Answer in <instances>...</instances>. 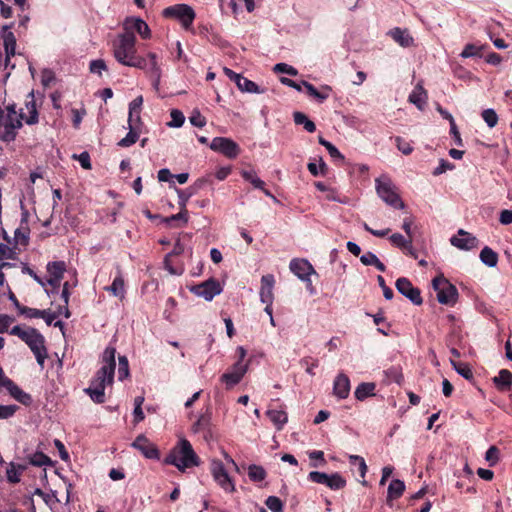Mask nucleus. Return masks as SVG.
I'll return each instance as SVG.
<instances>
[{
  "instance_id": "1",
  "label": "nucleus",
  "mask_w": 512,
  "mask_h": 512,
  "mask_svg": "<svg viewBox=\"0 0 512 512\" xmlns=\"http://www.w3.org/2000/svg\"><path fill=\"white\" fill-rule=\"evenodd\" d=\"M115 356L116 349L112 346H108L102 354V365L100 369L91 379L89 387L84 389V392L94 403L102 404L105 402V389L107 386H111L114 381L116 367Z\"/></svg>"
},
{
  "instance_id": "2",
  "label": "nucleus",
  "mask_w": 512,
  "mask_h": 512,
  "mask_svg": "<svg viewBox=\"0 0 512 512\" xmlns=\"http://www.w3.org/2000/svg\"><path fill=\"white\" fill-rule=\"evenodd\" d=\"M136 43L134 34L119 33L111 44L113 57L123 66L145 69L146 59L137 55Z\"/></svg>"
},
{
  "instance_id": "3",
  "label": "nucleus",
  "mask_w": 512,
  "mask_h": 512,
  "mask_svg": "<svg viewBox=\"0 0 512 512\" xmlns=\"http://www.w3.org/2000/svg\"><path fill=\"white\" fill-rule=\"evenodd\" d=\"M10 334L19 337L28 345L34 354L37 363L41 368H43L45 360L48 357L44 336L35 328L21 327L19 325L14 326L10 330Z\"/></svg>"
},
{
  "instance_id": "4",
  "label": "nucleus",
  "mask_w": 512,
  "mask_h": 512,
  "mask_svg": "<svg viewBox=\"0 0 512 512\" xmlns=\"http://www.w3.org/2000/svg\"><path fill=\"white\" fill-rule=\"evenodd\" d=\"M165 463L173 465L179 471L184 472L190 467L198 466L199 458L191 443L187 439L181 438L165 458Z\"/></svg>"
},
{
  "instance_id": "5",
  "label": "nucleus",
  "mask_w": 512,
  "mask_h": 512,
  "mask_svg": "<svg viewBox=\"0 0 512 512\" xmlns=\"http://www.w3.org/2000/svg\"><path fill=\"white\" fill-rule=\"evenodd\" d=\"M21 114H18L13 105L5 109L0 107V141L9 143L15 140L18 130L22 127Z\"/></svg>"
},
{
  "instance_id": "6",
  "label": "nucleus",
  "mask_w": 512,
  "mask_h": 512,
  "mask_svg": "<svg viewBox=\"0 0 512 512\" xmlns=\"http://www.w3.org/2000/svg\"><path fill=\"white\" fill-rule=\"evenodd\" d=\"M375 190L378 197L388 206L395 209L405 208V204L398 193L396 185L387 174H382L375 179Z\"/></svg>"
},
{
  "instance_id": "7",
  "label": "nucleus",
  "mask_w": 512,
  "mask_h": 512,
  "mask_svg": "<svg viewBox=\"0 0 512 512\" xmlns=\"http://www.w3.org/2000/svg\"><path fill=\"white\" fill-rule=\"evenodd\" d=\"M432 287L436 291L437 300L440 304L453 306L458 300L457 288L444 276L440 275L432 280Z\"/></svg>"
},
{
  "instance_id": "8",
  "label": "nucleus",
  "mask_w": 512,
  "mask_h": 512,
  "mask_svg": "<svg viewBox=\"0 0 512 512\" xmlns=\"http://www.w3.org/2000/svg\"><path fill=\"white\" fill-rule=\"evenodd\" d=\"M210 473L213 480L225 493L232 494L236 492V483L220 460H211Z\"/></svg>"
},
{
  "instance_id": "9",
  "label": "nucleus",
  "mask_w": 512,
  "mask_h": 512,
  "mask_svg": "<svg viewBox=\"0 0 512 512\" xmlns=\"http://www.w3.org/2000/svg\"><path fill=\"white\" fill-rule=\"evenodd\" d=\"M162 15L166 18H173L178 20L182 27L188 30L196 17L195 11L188 4H175L169 7H166Z\"/></svg>"
},
{
  "instance_id": "10",
  "label": "nucleus",
  "mask_w": 512,
  "mask_h": 512,
  "mask_svg": "<svg viewBox=\"0 0 512 512\" xmlns=\"http://www.w3.org/2000/svg\"><path fill=\"white\" fill-rule=\"evenodd\" d=\"M65 271L66 264L64 261H53L47 264L48 277L45 280V282L46 285H49L51 287V289L45 288V292L49 296L58 291Z\"/></svg>"
},
{
  "instance_id": "11",
  "label": "nucleus",
  "mask_w": 512,
  "mask_h": 512,
  "mask_svg": "<svg viewBox=\"0 0 512 512\" xmlns=\"http://www.w3.org/2000/svg\"><path fill=\"white\" fill-rule=\"evenodd\" d=\"M249 365L250 361H247V363L235 362L221 375L220 381L225 385L226 389H231L242 381L249 369Z\"/></svg>"
},
{
  "instance_id": "12",
  "label": "nucleus",
  "mask_w": 512,
  "mask_h": 512,
  "mask_svg": "<svg viewBox=\"0 0 512 512\" xmlns=\"http://www.w3.org/2000/svg\"><path fill=\"white\" fill-rule=\"evenodd\" d=\"M190 291L206 301H211L215 296L219 295L223 291V287L220 282L214 278H210L200 284L190 287Z\"/></svg>"
},
{
  "instance_id": "13",
  "label": "nucleus",
  "mask_w": 512,
  "mask_h": 512,
  "mask_svg": "<svg viewBox=\"0 0 512 512\" xmlns=\"http://www.w3.org/2000/svg\"><path fill=\"white\" fill-rule=\"evenodd\" d=\"M124 33L134 34L137 33L142 39H150L152 36L151 29L148 24L136 16L126 17L122 23Z\"/></svg>"
},
{
  "instance_id": "14",
  "label": "nucleus",
  "mask_w": 512,
  "mask_h": 512,
  "mask_svg": "<svg viewBox=\"0 0 512 512\" xmlns=\"http://www.w3.org/2000/svg\"><path fill=\"white\" fill-rule=\"evenodd\" d=\"M210 148L213 151L222 153L230 159L236 158L240 153L239 145L230 138L215 137L210 143Z\"/></svg>"
},
{
  "instance_id": "15",
  "label": "nucleus",
  "mask_w": 512,
  "mask_h": 512,
  "mask_svg": "<svg viewBox=\"0 0 512 512\" xmlns=\"http://www.w3.org/2000/svg\"><path fill=\"white\" fill-rule=\"evenodd\" d=\"M290 271L301 281L311 285L310 276L315 273V269L306 259H292L289 264Z\"/></svg>"
},
{
  "instance_id": "16",
  "label": "nucleus",
  "mask_w": 512,
  "mask_h": 512,
  "mask_svg": "<svg viewBox=\"0 0 512 512\" xmlns=\"http://www.w3.org/2000/svg\"><path fill=\"white\" fill-rule=\"evenodd\" d=\"M396 288L400 294L408 298L414 305L422 304L423 300L420 290L414 287L407 278H399L396 281Z\"/></svg>"
},
{
  "instance_id": "17",
  "label": "nucleus",
  "mask_w": 512,
  "mask_h": 512,
  "mask_svg": "<svg viewBox=\"0 0 512 512\" xmlns=\"http://www.w3.org/2000/svg\"><path fill=\"white\" fill-rule=\"evenodd\" d=\"M451 244L461 250H472L479 245L478 239L471 233L460 229L458 235L450 239Z\"/></svg>"
},
{
  "instance_id": "18",
  "label": "nucleus",
  "mask_w": 512,
  "mask_h": 512,
  "mask_svg": "<svg viewBox=\"0 0 512 512\" xmlns=\"http://www.w3.org/2000/svg\"><path fill=\"white\" fill-rule=\"evenodd\" d=\"M133 448L140 451L148 459H158L159 452L156 446L143 434L136 437L131 444Z\"/></svg>"
},
{
  "instance_id": "19",
  "label": "nucleus",
  "mask_w": 512,
  "mask_h": 512,
  "mask_svg": "<svg viewBox=\"0 0 512 512\" xmlns=\"http://www.w3.org/2000/svg\"><path fill=\"white\" fill-rule=\"evenodd\" d=\"M274 284H275V278L272 274H267V275L262 276L259 295H260V301L263 304H273Z\"/></svg>"
},
{
  "instance_id": "20",
  "label": "nucleus",
  "mask_w": 512,
  "mask_h": 512,
  "mask_svg": "<svg viewBox=\"0 0 512 512\" xmlns=\"http://www.w3.org/2000/svg\"><path fill=\"white\" fill-rule=\"evenodd\" d=\"M351 390L350 380L344 373H339L333 383V394L338 399H346Z\"/></svg>"
},
{
  "instance_id": "21",
  "label": "nucleus",
  "mask_w": 512,
  "mask_h": 512,
  "mask_svg": "<svg viewBox=\"0 0 512 512\" xmlns=\"http://www.w3.org/2000/svg\"><path fill=\"white\" fill-rule=\"evenodd\" d=\"M3 45L5 50V64L8 65L10 58L15 55L16 38L13 32L8 30V27L3 28Z\"/></svg>"
},
{
  "instance_id": "22",
  "label": "nucleus",
  "mask_w": 512,
  "mask_h": 512,
  "mask_svg": "<svg viewBox=\"0 0 512 512\" xmlns=\"http://www.w3.org/2000/svg\"><path fill=\"white\" fill-rule=\"evenodd\" d=\"M147 58L149 60V63L148 64L146 63L145 69L154 78V87L158 88V85L160 83V78H161V67L158 62V56L154 52H149L147 54Z\"/></svg>"
},
{
  "instance_id": "23",
  "label": "nucleus",
  "mask_w": 512,
  "mask_h": 512,
  "mask_svg": "<svg viewBox=\"0 0 512 512\" xmlns=\"http://www.w3.org/2000/svg\"><path fill=\"white\" fill-rule=\"evenodd\" d=\"M266 415L278 431L282 430L288 421V415L282 409H269L266 411Z\"/></svg>"
},
{
  "instance_id": "24",
  "label": "nucleus",
  "mask_w": 512,
  "mask_h": 512,
  "mask_svg": "<svg viewBox=\"0 0 512 512\" xmlns=\"http://www.w3.org/2000/svg\"><path fill=\"white\" fill-rule=\"evenodd\" d=\"M27 466L24 464H18L10 462L6 469V477L8 482L16 484L21 481V475L26 470Z\"/></svg>"
},
{
  "instance_id": "25",
  "label": "nucleus",
  "mask_w": 512,
  "mask_h": 512,
  "mask_svg": "<svg viewBox=\"0 0 512 512\" xmlns=\"http://www.w3.org/2000/svg\"><path fill=\"white\" fill-rule=\"evenodd\" d=\"M409 102L414 104L419 110H423L427 102V92L421 85H416L409 95Z\"/></svg>"
},
{
  "instance_id": "26",
  "label": "nucleus",
  "mask_w": 512,
  "mask_h": 512,
  "mask_svg": "<svg viewBox=\"0 0 512 512\" xmlns=\"http://www.w3.org/2000/svg\"><path fill=\"white\" fill-rule=\"evenodd\" d=\"M29 228L27 226V212L23 213L21 226L14 232V239L16 243L26 246L29 242Z\"/></svg>"
},
{
  "instance_id": "27",
  "label": "nucleus",
  "mask_w": 512,
  "mask_h": 512,
  "mask_svg": "<svg viewBox=\"0 0 512 512\" xmlns=\"http://www.w3.org/2000/svg\"><path fill=\"white\" fill-rule=\"evenodd\" d=\"M390 35L402 47H410L413 45V37L407 30L394 28L390 31Z\"/></svg>"
},
{
  "instance_id": "28",
  "label": "nucleus",
  "mask_w": 512,
  "mask_h": 512,
  "mask_svg": "<svg viewBox=\"0 0 512 512\" xmlns=\"http://www.w3.org/2000/svg\"><path fill=\"white\" fill-rule=\"evenodd\" d=\"M106 290L109 291L113 296L118 297L119 299L125 298V281L123 276L119 273L113 280L112 284L109 287H106Z\"/></svg>"
},
{
  "instance_id": "29",
  "label": "nucleus",
  "mask_w": 512,
  "mask_h": 512,
  "mask_svg": "<svg viewBox=\"0 0 512 512\" xmlns=\"http://www.w3.org/2000/svg\"><path fill=\"white\" fill-rule=\"evenodd\" d=\"M405 491V483L400 479H394L390 482L387 491V501L398 499Z\"/></svg>"
},
{
  "instance_id": "30",
  "label": "nucleus",
  "mask_w": 512,
  "mask_h": 512,
  "mask_svg": "<svg viewBox=\"0 0 512 512\" xmlns=\"http://www.w3.org/2000/svg\"><path fill=\"white\" fill-rule=\"evenodd\" d=\"M493 381L499 390L505 391L512 385V373L509 370L502 369L499 371L498 375L494 377Z\"/></svg>"
},
{
  "instance_id": "31",
  "label": "nucleus",
  "mask_w": 512,
  "mask_h": 512,
  "mask_svg": "<svg viewBox=\"0 0 512 512\" xmlns=\"http://www.w3.org/2000/svg\"><path fill=\"white\" fill-rule=\"evenodd\" d=\"M28 97L30 98V100H27L26 104H25V108H26V111L28 114L25 117V122L28 125H33L38 122V112H37L36 104H35V100H34V93L33 92L29 93Z\"/></svg>"
},
{
  "instance_id": "32",
  "label": "nucleus",
  "mask_w": 512,
  "mask_h": 512,
  "mask_svg": "<svg viewBox=\"0 0 512 512\" xmlns=\"http://www.w3.org/2000/svg\"><path fill=\"white\" fill-rule=\"evenodd\" d=\"M375 384L370 382L360 383L354 392L355 398L359 401H363L366 398L373 396L375 391Z\"/></svg>"
},
{
  "instance_id": "33",
  "label": "nucleus",
  "mask_w": 512,
  "mask_h": 512,
  "mask_svg": "<svg viewBox=\"0 0 512 512\" xmlns=\"http://www.w3.org/2000/svg\"><path fill=\"white\" fill-rule=\"evenodd\" d=\"M360 261L365 266H374L377 270L384 272L386 270L385 265L379 260V258L371 251L365 252L360 256Z\"/></svg>"
},
{
  "instance_id": "34",
  "label": "nucleus",
  "mask_w": 512,
  "mask_h": 512,
  "mask_svg": "<svg viewBox=\"0 0 512 512\" xmlns=\"http://www.w3.org/2000/svg\"><path fill=\"white\" fill-rule=\"evenodd\" d=\"M480 260L488 267H495L498 263V254L490 247L485 246L480 252Z\"/></svg>"
},
{
  "instance_id": "35",
  "label": "nucleus",
  "mask_w": 512,
  "mask_h": 512,
  "mask_svg": "<svg viewBox=\"0 0 512 512\" xmlns=\"http://www.w3.org/2000/svg\"><path fill=\"white\" fill-rule=\"evenodd\" d=\"M346 479L339 473L335 472L327 475L325 486L331 490H340L346 486Z\"/></svg>"
},
{
  "instance_id": "36",
  "label": "nucleus",
  "mask_w": 512,
  "mask_h": 512,
  "mask_svg": "<svg viewBox=\"0 0 512 512\" xmlns=\"http://www.w3.org/2000/svg\"><path fill=\"white\" fill-rule=\"evenodd\" d=\"M293 120L296 125H302L303 128L309 133H313L316 130L315 123L310 120L303 112H294Z\"/></svg>"
},
{
  "instance_id": "37",
  "label": "nucleus",
  "mask_w": 512,
  "mask_h": 512,
  "mask_svg": "<svg viewBox=\"0 0 512 512\" xmlns=\"http://www.w3.org/2000/svg\"><path fill=\"white\" fill-rule=\"evenodd\" d=\"M236 86L242 92L256 93V94L263 93V90L260 89L259 86L255 82L245 78L244 76H241V78L238 79Z\"/></svg>"
},
{
  "instance_id": "38",
  "label": "nucleus",
  "mask_w": 512,
  "mask_h": 512,
  "mask_svg": "<svg viewBox=\"0 0 512 512\" xmlns=\"http://www.w3.org/2000/svg\"><path fill=\"white\" fill-rule=\"evenodd\" d=\"M350 464L358 465L360 477L363 479L361 484L367 486V481L364 479L367 473L368 467L365 462V459L359 455H349L348 456Z\"/></svg>"
},
{
  "instance_id": "39",
  "label": "nucleus",
  "mask_w": 512,
  "mask_h": 512,
  "mask_svg": "<svg viewBox=\"0 0 512 512\" xmlns=\"http://www.w3.org/2000/svg\"><path fill=\"white\" fill-rule=\"evenodd\" d=\"M248 476L252 482H261L266 478L267 473L262 466L251 464L248 466Z\"/></svg>"
},
{
  "instance_id": "40",
  "label": "nucleus",
  "mask_w": 512,
  "mask_h": 512,
  "mask_svg": "<svg viewBox=\"0 0 512 512\" xmlns=\"http://www.w3.org/2000/svg\"><path fill=\"white\" fill-rule=\"evenodd\" d=\"M450 363L455 369V371L461 375L463 378L470 380L473 378V372L468 364L462 362H456L453 359H450Z\"/></svg>"
},
{
  "instance_id": "41",
  "label": "nucleus",
  "mask_w": 512,
  "mask_h": 512,
  "mask_svg": "<svg viewBox=\"0 0 512 512\" xmlns=\"http://www.w3.org/2000/svg\"><path fill=\"white\" fill-rule=\"evenodd\" d=\"M29 464L37 467L51 464V459L42 452H36L28 457Z\"/></svg>"
},
{
  "instance_id": "42",
  "label": "nucleus",
  "mask_w": 512,
  "mask_h": 512,
  "mask_svg": "<svg viewBox=\"0 0 512 512\" xmlns=\"http://www.w3.org/2000/svg\"><path fill=\"white\" fill-rule=\"evenodd\" d=\"M176 221H181L182 225H186L188 222V213L186 209H181L179 213L166 217L163 222L170 227H175Z\"/></svg>"
},
{
  "instance_id": "43",
  "label": "nucleus",
  "mask_w": 512,
  "mask_h": 512,
  "mask_svg": "<svg viewBox=\"0 0 512 512\" xmlns=\"http://www.w3.org/2000/svg\"><path fill=\"white\" fill-rule=\"evenodd\" d=\"M9 394L21 404L30 405L32 402L31 396L17 385L9 392Z\"/></svg>"
},
{
  "instance_id": "44",
  "label": "nucleus",
  "mask_w": 512,
  "mask_h": 512,
  "mask_svg": "<svg viewBox=\"0 0 512 512\" xmlns=\"http://www.w3.org/2000/svg\"><path fill=\"white\" fill-rule=\"evenodd\" d=\"M9 394L21 404L30 405L32 402L31 396L17 385L9 392Z\"/></svg>"
},
{
  "instance_id": "45",
  "label": "nucleus",
  "mask_w": 512,
  "mask_h": 512,
  "mask_svg": "<svg viewBox=\"0 0 512 512\" xmlns=\"http://www.w3.org/2000/svg\"><path fill=\"white\" fill-rule=\"evenodd\" d=\"M242 177L250 182L255 188L263 189L265 185L264 181H262L253 170H243L241 172Z\"/></svg>"
},
{
  "instance_id": "46",
  "label": "nucleus",
  "mask_w": 512,
  "mask_h": 512,
  "mask_svg": "<svg viewBox=\"0 0 512 512\" xmlns=\"http://www.w3.org/2000/svg\"><path fill=\"white\" fill-rule=\"evenodd\" d=\"M128 128H129V132L127 133V135L118 142V145L121 147H130L131 145L136 143V141L139 138V134L136 131V129H137L136 127H128Z\"/></svg>"
},
{
  "instance_id": "47",
  "label": "nucleus",
  "mask_w": 512,
  "mask_h": 512,
  "mask_svg": "<svg viewBox=\"0 0 512 512\" xmlns=\"http://www.w3.org/2000/svg\"><path fill=\"white\" fill-rule=\"evenodd\" d=\"M129 362L126 356H119L118 358V379L120 381L129 377Z\"/></svg>"
},
{
  "instance_id": "48",
  "label": "nucleus",
  "mask_w": 512,
  "mask_h": 512,
  "mask_svg": "<svg viewBox=\"0 0 512 512\" xmlns=\"http://www.w3.org/2000/svg\"><path fill=\"white\" fill-rule=\"evenodd\" d=\"M481 116L489 128L495 127L498 123V115L492 108L483 110Z\"/></svg>"
},
{
  "instance_id": "49",
  "label": "nucleus",
  "mask_w": 512,
  "mask_h": 512,
  "mask_svg": "<svg viewBox=\"0 0 512 512\" xmlns=\"http://www.w3.org/2000/svg\"><path fill=\"white\" fill-rule=\"evenodd\" d=\"M318 142H319V144H321L322 146H324L327 149L329 155L332 158L339 159V160L344 159V156L340 153V151L331 142L325 140L321 136L318 138Z\"/></svg>"
},
{
  "instance_id": "50",
  "label": "nucleus",
  "mask_w": 512,
  "mask_h": 512,
  "mask_svg": "<svg viewBox=\"0 0 512 512\" xmlns=\"http://www.w3.org/2000/svg\"><path fill=\"white\" fill-rule=\"evenodd\" d=\"M390 242L397 248L404 249L406 246H409V243L412 242L408 236L404 237L400 233H394L389 238Z\"/></svg>"
},
{
  "instance_id": "51",
  "label": "nucleus",
  "mask_w": 512,
  "mask_h": 512,
  "mask_svg": "<svg viewBox=\"0 0 512 512\" xmlns=\"http://www.w3.org/2000/svg\"><path fill=\"white\" fill-rule=\"evenodd\" d=\"M331 92L332 88L329 85H322L311 97L316 99L319 103H323L330 97Z\"/></svg>"
},
{
  "instance_id": "52",
  "label": "nucleus",
  "mask_w": 512,
  "mask_h": 512,
  "mask_svg": "<svg viewBox=\"0 0 512 512\" xmlns=\"http://www.w3.org/2000/svg\"><path fill=\"white\" fill-rule=\"evenodd\" d=\"M107 69V65L103 59L92 60L89 64L90 72L99 76H101L104 71H107Z\"/></svg>"
},
{
  "instance_id": "53",
  "label": "nucleus",
  "mask_w": 512,
  "mask_h": 512,
  "mask_svg": "<svg viewBox=\"0 0 512 512\" xmlns=\"http://www.w3.org/2000/svg\"><path fill=\"white\" fill-rule=\"evenodd\" d=\"M171 121L168 123L170 127L179 128L184 124L185 117L180 110L173 109L170 113Z\"/></svg>"
},
{
  "instance_id": "54",
  "label": "nucleus",
  "mask_w": 512,
  "mask_h": 512,
  "mask_svg": "<svg viewBox=\"0 0 512 512\" xmlns=\"http://www.w3.org/2000/svg\"><path fill=\"white\" fill-rule=\"evenodd\" d=\"M266 506L272 511V512H282L283 511V503L282 501L276 497V496H269L265 501Z\"/></svg>"
},
{
  "instance_id": "55",
  "label": "nucleus",
  "mask_w": 512,
  "mask_h": 512,
  "mask_svg": "<svg viewBox=\"0 0 512 512\" xmlns=\"http://www.w3.org/2000/svg\"><path fill=\"white\" fill-rule=\"evenodd\" d=\"M273 70L276 73H285L291 76L298 75L297 69L287 63H277Z\"/></svg>"
},
{
  "instance_id": "56",
  "label": "nucleus",
  "mask_w": 512,
  "mask_h": 512,
  "mask_svg": "<svg viewBox=\"0 0 512 512\" xmlns=\"http://www.w3.org/2000/svg\"><path fill=\"white\" fill-rule=\"evenodd\" d=\"M72 158L78 160L82 168L86 170L91 169V160L88 152L84 151L80 154H73Z\"/></svg>"
},
{
  "instance_id": "57",
  "label": "nucleus",
  "mask_w": 512,
  "mask_h": 512,
  "mask_svg": "<svg viewBox=\"0 0 512 512\" xmlns=\"http://www.w3.org/2000/svg\"><path fill=\"white\" fill-rule=\"evenodd\" d=\"M307 168L313 176H318L319 174L323 175L326 170V164L322 160H320L318 165L316 163L310 162L308 163Z\"/></svg>"
},
{
  "instance_id": "58",
  "label": "nucleus",
  "mask_w": 512,
  "mask_h": 512,
  "mask_svg": "<svg viewBox=\"0 0 512 512\" xmlns=\"http://www.w3.org/2000/svg\"><path fill=\"white\" fill-rule=\"evenodd\" d=\"M55 81L54 72L50 69H43L41 72V84L49 87Z\"/></svg>"
},
{
  "instance_id": "59",
  "label": "nucleus",
  "mask_w": 512,
  "mask_h": 512,
  "mask_svg": "<svg viewBox=\"0 0 512 512\" xmlns=\"http://www.w3.org/2000/svg\"><path fill=\"white\" fill-rule=\"evenodd\" d=\"M190 123L195 126L202 128L206 125V119L198 110L193 111L192 115L189 118Z\"/></svg>"
},
{
  "instance_id": "60",
  "label": "nucleus",
  "mask_w": 512,
  "mask_h": 512,
  "mask_svg": "<svg viewBox=\"0 0 512 512\" xmlns=\"http://www.w3.org/2000/svg\"><path fill=\"white\" fill-rule=\"evenodd\" d=\"M454 165L445 159L439 161V165L434 169L433 175L438 176L445 173L448 170H453Z\"/></svg>"
},
{
  "instance_id": "61",
  "label": "nucleus",
  "mask_w": 512,
  "mask_h": 512,
  "mask_svg": "<svg viewBox=\"0 0 512 512\" xmlns=\"http://www.w3.org/2000/svg\"><path fill=\"white\" fill-rule=\"evenodd\" d=\"M16 386V384L8 378L3 369L0 367V388H4L8 391V393Z\"/></svg>"
},
{
  "instance_id": "62",
  "label": "nucleus",
  "mask_w": 512,
  "mask_h": 512,
  "mask_svg": "<svg viewBox=\"0 0 512 512\" xmlns=\"http://www.w3.org/2000/svg\"><path fill=\"white\" fill-rule=\"evenodd\" d=\"M19 313L29 319L40 318V316L43 314L42 310H39L36 308H30V307H26V306H23V308L20 309Z\"/></svg>"
},
{
  "instance_id": "63",
  "label": "nucleus",
  "mask_w": 512,
  "mask_h": 512,
  "mask_svg": "<svg viewBox=\"0 0 512 512\" xmlns=\"http://www.w3.org/2000/svg\"><path fill=\"white\" fill-rule=\"evenodd\" d=\"M395 142H396V146L397 148L405 155H409L412 151H413V148L412 146L410 145V143H408L407 141H405L404 139H402L401 137H396L395 138Z\"/></svg>"
},
{
  "instance_id": "64",
  "label": "nucleus",
  "mask_w": 512,
  "mask_h": 512,
  "mask_svg": "<svg viewBox=\"0 0 512 512\" xmlns=\"http://www.w3.org/2000/svg\"><path fill=\"white\" fill-rule=\"evenodd\" d=\"M498 454H499L498 449L495 446H491L486 451L485 459H486V461L489 462V464L491 466L495 465L498 462V460H499Z\"/></svg>"
}]
</instances>
